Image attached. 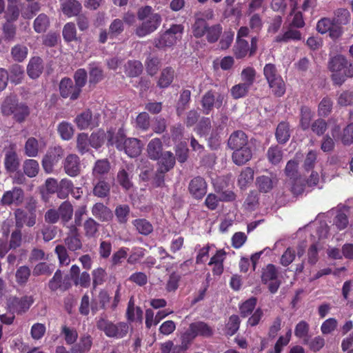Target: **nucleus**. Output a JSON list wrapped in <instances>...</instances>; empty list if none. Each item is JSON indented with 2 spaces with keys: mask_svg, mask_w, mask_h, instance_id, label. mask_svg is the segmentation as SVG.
I'll list each match as a JSON object with an SVG mask.
<instances>
[{
  "mask_svg": "<svg viewBox=\"0 0 353 353\" xmlns=\"http://www.w3.org/2000/svg\"><path fill=\"white\" fill-rule=\"evenodd\" d=\"M214 18L212 10L197 12L194 15V22L191 26L192 36L196 39L205 37L209 43H214L219 39L223 27L220 23L210 25L207 20Z\"/></svg>",
  "mask_w": 353,
  "mask_h": 353,
  "instance_id": "f257e3e1",
  "label": "nucleus"
},
{
  "mask_svg": "<svg viewBox=\"0 0 353 353\" xmlns=\"http://www.w3.org/2000/svg\"><path fill=\"white\" fill-rule=\"evenodd\" d=\"M71 281L74 285L82 288L88 287V273L84 271L80 275L79 267L77 265H72L70 270V275H65L60 270H57L52 278L48 282V288L52 291L60 290L65 292L72 287Z\"/></svg>",
  "mask_w": 353,
  "mask_h": 353,
  "instance_id": "f03ea898",
  "label": "nucleus"
},
{
  "mask_svg": "<svg viewBox=\"0 0 353 353\" xmlns=\"http://www.w3.org/2000/svg\"><path fill=\"white\" fill-rule=\"evenodd\" d=\"M137 17L142 23L136 28L134 32L140 38L155 32L162 21L161 14L153 12V9L150 6L140 8L137 12Z\"/></svg>",
  "mask_w": 353,
  "mask_h": 353,
  "instance_id": "7ed1b4c3",
  "label": "nucleus"
},
{
  "mask_svg": "<svg viewBox=\"0 0 353 353\" xmlns=\"http://www.w3.org/2000/svg\"><path fill=\"white\" fill-rule=\"evenodd\" d=\"M328 68L332 72L331 79L334 85L341 86L347 78L353 77V62H348L341 54H337L330 59Z\"/></svg>",
  "mask_w": 353,
  "mask_h": 353,
  "instance_id": "20e7f679",
  "label": "nucleus"
},
{
  "mask_svg": "<svg viewBox=\"0 0 353 353\" xmlns=\"http://www.w3.org/2000/svg\"><path fill=\"white\" fill-rule=\"evenodd\" d=\"M1 113L6 117L12 116L14 121L23 123L30 114V109L23 102H19L15 96L5 98L1 105Z\"/></svg>",
  "mask_w": 353,
  "mask_h": 353,
  "instance_id": "39448f33",
  "label": "nucleus"
},
{
  "mask_svg": "<svg viewBox=\"0 0 353 353\" xmlns=\"http://www.w3.org/2000/svg\"><path fill=\"white\" fill-rule=\"evenodd\" d=\"M263 75L275 97H281L284 95L286 90L285 84L274 64H265L263 68Z\"/></svg>",
  "mask_w": 353,
  "mask_h": 353,
  "instance_id": "423d86ee",
  "label": "nucleus"
},
{
  "mask_svg": "<svg viewBox=\"0 0 353 353\" xmlns=\"http://www.w3.org/2000/svg\"><path fill=\"white\" fill-rule=\"evenodd\" d=\"M183 31L184 26L182 24H172L168 30L154 38V45L159 50L172 47L181 39Z\"/></svg>",
  "mask_w": 353,
  "mask_h": 353,
  "instance_id": "0eeeda50",
  "label": "nucleus"
},
{
  "mask_svg": "<svg viewBox=\"0 0 353 353\" xmlns=\"http://www.w3.org/2000/svg\"><path fill=\"white\" fill-rule=\"evenodd\" d=\"M228 97L225 94L210 90L205 92L201 100L202 112L204 114H210L214 108L220 109L227 104Z\"/></svg>",
  "mask_w": 353,
  "mask_h": 353,
  "instance_id": "6e6552de",
  "label": "nucleus"
},
{
  "mask_svg": "<svg viewBox=\"0 0 353 353\" xmlns=\"http://www.w3.org/2000/svg\"><path fill=\"white\" fill-rule=\"evenodd\" d=\"M98 329L104 332L105 334L110 338L122 339L129 331V325L125 322L114 323L108 320L101 319L97 323Z\"/></svg>",
  "mask_w": 353,
  "mask_h": 353,
  "instance_id": "1a4fd4ad",
  "label": "nucleus"
},
{
  "mask_svg": "<svg viewBox=\"0 0 353 353\" xmlns=\"http://www.w3.org/2000/svg\"><path fill=\"white\" fill-rule=\"evenodd\" d=\"M258 41L259 39L256 37H252L250 44L245 39H236L233 46L234 56L236 59L254 56L258 49Z\"/></svg>",
  "mask_w": 353,
  "mask_h": 353,
  "instance_id": "9d476101",
  "label": "nucleus"
},
{
  "mask_svg": "<svg viewBox=\"0 0 353 353\" xmlns=\"http://www.w3.org/2000/svg\"><path fill=\"white\" fill-rule=\"evenodd\" d=\"M64 156V150L59 145L50 148L42 160L44 170L50 173L54 167Z\"/></svg>",
  "mask_w": 353,
  "mask_h": 353,
  "instance_id": "9b49d317",
  "label": "nucleus"
},
{
  "mask_svg": "<svg viewBox=\"0 0 353 353\" xmlns=\"http://www.w3.org/2000/svg\"><path fill=\"white\" fill-rule=\"evenodd\" d=\"M59 90L60 96L63 99L75 101L79 99L82 91L69 77H63L59 83Z\"/></svg>",
  "mask_w": 353,
  "mask_h": 353,
  "instance_id": "f8f14e48",
  "label": "nucleus"
},
{
  "mask_svg": "<svg viewBox=\"0 0 353 353\" xmlns=\"http://www.w3.org/2000/svg\"><path fill=\"white\" fill-rule=\"evenodd\" d=\"M25 199V192L23 190L17 186L13 187L11 190L6 191L1 200L0 203L3 206H20Z\"/></svg>",
  "mask_w": 353,
  "mask_h": 353,
  "instance_id": "ddd939ff",
  "label": "nucleus"
},
{
  "mask_svg": "<svg viewBox=\"0 0 353 353\" xmlns=\"http://www.w3.org/2000/svg\"><path fill=\"white\" fill-rule=\"evenodd\" d=\"M261 281L265 284L270 282L268 289L271 293L277 292L281 282L278 280V270L274 265L270 263L263 268Z\"/></svg>",
  "mask_w": 353,
  "mask_h": 353,
  "instance_id": "4468645a",
  "label": "nucleus"
},
{
  "mask_svg": "<svg viewBox=\"0 0 353 353\" xmlns=\"http://www.w3.org/2000/svg\"><path fill=\"white\" fill-rule=\"evenodd\" d=\"M207 183L201 176L193 178L189 183L188 190L196 199H201L207 192Z\"/></svg>",
  "mask_w": 353,
  "mask_h": 353,
  "instance_id": "2eb2a0df",
  "label": "nucleus"
},
{
  "mask_svg": "<svg viewBox=\"0 0 353 353\" xmlns=\"http://www.w3.org/2000/svg\"><path fill=\"white\" fill-rule=\"evenodd\" d=\"M4 168L7 172L14 173L17 172L20 167V160L15 151L14 145L10 146L5 153Z\"/></svg>",
  "mask_w": 353,
  "mask_h": 353,
  "instance_id": "dca6fc26",
  "label": "nucleus"
},
{
  "mask_svg": "<svg viewBox=\"0 0 353 353\" xmlns=\"http://www.w3.org/2000/svg\"><path fill=\"white\" fill-rule=\"evenodd\" d=\"M127 139L122 128H119L116 134L111 130L107 131L106 145L108 147L115 145L118 150L122 151Z\"/></svg>",
  "mask_w": 353,
  "mask_h": 353,
  "instance_id": "f3484780",
  "label": "nucleus"
},
{
  "mask_svg": "<svg viewBox=\"0 0 353 353\" xmlns=\"http://www.w3.org/2000/svg\"><path fill=\"white\" fill-rule=\"evenodd\" d=\"M228 146L235 150L248 146V137L243 130H235L230 136Z\"/></svg>",
  "mask_w": 353,
  "mask_h": 353,
  "instance_id": "a211bd4d",
  "label": "nucleus"
},
{
  "mask_svg": "<svg viewBox=\"0 0 353 353\" xmlns=\"http://www.w3.org/2000/svg\"><path fill=\"white\" fill-rule=\"evenodd\" d=\"M63 169L65 172L70 176H76L80 172V159L79 157L74 154H70L66 157L63 161Z\"/></svg>",
  "mask_w": 353,
  "mask_h": 353,
  "instance_id": "6ab92c4d",
  "label": "nucleus"
},
{
  "mask_svg": "<svg viewBox=\"0 0 353 353\" xmlns=\"http://www.w3.org/2000/svg\"><path fill=\"white\" fill-rule=\"evenodd\" d=\"M277 182L276 174H270V176H259L256 179V184L261 192L268 193L271 191L274 184Z\"/></svg>",
  "mask_w": 353,
  "mask_h": 353,
  "instance_id": "aec40b11",
  "label": "nucleus"
},
{
  "mask_svg": "<svg viewBox=\"0 0 353 353\" xmlns=\"http://www.w3.org/2000/svg\"><path fill=\"white\" fill-rule=\"evenodd\" d=\"M252 157V151L249 146L234 150L232 155L233 162L237 165L245 164Z\"/></svg>",
  "mask_w": 353,
  "mask_h": 353,
  "instance_id": "412c9836",
  "label": "nucleus"
},
{
  "mask_svg": "<svg viewBox=\"0 0 353 353\" xmlns=\"http://www.w3.org/2000/svg\"><path fill=\"white\" fill-rule=\"evenodd\" d=\"M43 70V60L39 57H34L30 59L27 66V73L32 79H37Z\"/></svg>",
  "mask_w": 353,
  "mask_h": 353,
  "instance_id": "4be33fe9",
  "label": "nucleus"
},
{
  "mask_svg": "<svg viewBox=\"0 0 353 353\" xmlns=\"http://www.w3.org/2000/svg\"><path fill=\"white\" fill-rule=\"evenodd\" d=\"M65 244L70 251H77L82 247L77 229L74 226H72L67 237L64 239Z\"/></svg>",
  "mask_w": 353,
  "mask_h": 353,
  "instance_id": "5701e85b",
  "label": "nucleus"
},
{
  "mask_svg": "<svg viewBox=\"0 0 353 353\" xmlns=\"http://www.w3.org/2000/svg\"><path fill=\"white\" fill-rule=\"evenodd\" d=\"M93 216L100 221H108L112 217V211L101 203H97L92 208Z\"/></svg>",
  "mask_w": 353,
  "mask_h": 353,
  "instance_id": "b1692460",
  "label": "nucleus"
},
{
  "mask_svg": "<svg viewBox=\"0 0 353 353\" xmlns=\"http://www.w3.org/2000/svg\"><path fill=\"white\" fill-rule=\"evenodd\" d=\"M123 150L130 157H137L141 152V141L136 138H128L125 141Z\"/></svg>",
  "mask_w": 353,
  "mask_h": 353,
  "instance_id": "393cba45",
  "label": "nucleus"
},
{
  "mask_svg": "<svg viewBox=\"0 0 353 353\" xmlns=\"http://www.w3.org/2000/svg\"><path fill=\"white\" fill-rule=\"evenodd\" d=\"M81 9V3L77 0H66L61 4L62 12L68 17L77 16Z\"/></svg>",
  "mask_w": 353,
  "mask_h": 353,
  "instance_id": "a878e982",
  "label": "nucleus"
},
{
  "mask_svg": "<svg viewBox=\"0 0 353 353\" xmlns=\"http://www.w3.org/2000/svg\"><path fill=\"white\" fill-rule=\"evenodd\" d=\"M275 137L277 142L280 144H285L288 141L290 137V124L286 121L280 122L275 132Z\"/></svg>",
  "mask_w": 353,
  "mask_h": 353,
  "instance_id": "bb28decb",
  "label": "nucleus"
},
{
  "mask_svg": "<svg viewBox=\"0 0 353 353\" xmlns=\"http://www.w3.org/2000/svg\"><path fill=\"white\" fill-rule=\"evenodd\" d=\"M143 70V64L138 60H128L124 65V72L129 77H139Z\"/></svg>",
  "mask_w": 353,
  "mask_h": 353,
  "instance_id": "cd10ccee",
  "label": "nucleus"
},
{
  "mask_svg": "<svg viewBox=\"0 0 353 353\" xmlns=\"http://www.w3.org/2000/svg\"><path fill=\"white\" fill-rule=\"evenodd\" d=\"M158 160V168L163 170L164 172H169L172 170L176 163V157L174 154L170 151H165L161 154Z\"/></svg>",
  "mask_w": 353,
  "mask_h": 353,
  "instance_id": "c85d7f7f",
  "label": "nucleus"
},
{
  "mask_svg": "<svg viewBox=\"0 0 353 353\" xmlns=\"http://www.w3.org/2000/svg\"><path fill=\"white\" fill-rule=\"evenodd\" d=\"M163 144L160 139L154 138L152 139L148 144L147 152L148 157L152 160H157L160 158V155L163 154Z\"/></svg>",
  "mask_w": 353,
  "mask_h": 353,
  "instance_id": "c756f323",
  "label": "nucleus"
},
{
  "mask_svg": "<svg viewBox=\"0 0 353 353\" xmlns=\"http://www.w3.org/2000/svg\"><path fill=\"white\" fill-rule=\"evenodd\" d=\"M190 331L195 336H201L203 337H210L213 334V330L207 323L201 321L192 323L190 325Z\"/></svg>",
  "mask_w": 353,
  "mask_h": 353,
  "instance_id": "7c9ffc66",
  "label": "nucleus"
},
{
  "mask_svg": "<svg viewBox=\"0 0 353 353\" xmlns=\"http://www.w3.org/2000/svg\"><path fill=\"white\" fill-rule=\"evenodd\" d=\"M174 70L172 67L165 68L160 75L157 85L161 88H168L173 81Z\"/></svg>",
  "mask_w": 353,
  "mask_h": 353,
  "instance_id": "2f4dec72",
  "label": "nucleus"
},
{
  "mask_svg": "<svg viewBox=\"0 0 353 353\" xmlns=\"http://www.w3.org/2000/svg\"><path fill=\"white\" fill-rule=\"evenodd\" d=\"M132 223L140 234L148 236L153 232L152 223L145 219H134Z\"/></svg>",
  "mask_w": 353,
  "mask_h": 353,
  "instance_id": "473e14b6",
  "label": "nucleus"
},
{
  "mask_svg": "<svg viewBox=\"0 0 353 353\" xmlns=\"http://www.w3.org/2000/svg\"><path fill=\"white\" fill-rule=\"evenodd\" d=\"M50 24L48 16L44 13H41L34 20L33 29L37 33H43L48 29Z\"/></svg>",
  "mask_w": 353,
  "mask_h": 353,
  "instance_id": "72a5a7b5",
  "label": "nucleus"
},
{
  "mask_svg": "<svg viewBox=\"0 0 353 353\" xmlns=\"http://www.w3.org/2000/svg\"><path fill=\"white\" fill-rule=\"evenodd\" d=\"M57 132L62 140L69 141L73 137L74 129L70 123L63 121L59 123Z\"/></svg>",
  "mask_w": 353,
  "mask_h": 353,
  "instance_id": "f704fd0d",
  "label": "nucleus"
},
{
  "mask_svg": "<svg viewBox=\"0 0 353 353\" xmlns=\"http://www.w3.org/2000/svg\"><path fill=\"white\" fill-rule=\"evenodd\" d=\"M34 299L32 296H23L21 298L13 297L10 299V306L15 309H29L33 304Z\"/></svg>",
  "mask_w": 353,
  "mask_h": 353,
  "instance_id": "c9c22d12",
  "label": "nucleus"
},
{
  "mask_svg": "<svg viewBox=\"0 0 353 353\" xmlns=\"http://www.w3.org/2000/svg\"><path fill=\"white\" fill-rule=\"evenodd\" d=\"M254 170L250 167L244 168L238 177V185L240 188H246L254 179Z\"/></svg>",
  "mask_w": 353,
  "mask_h": 353,
  "instance_id": "e433bc0d",
  "label": "nucleus"
},
{
  "mask_svg": "<svg viewBox=\"0 0 353 353\" xmlns=\"http://www.w3.org/2000/svg\"><path fill=\"white\" fill-rule=\"evenodd\" d=\"M110 170V163L107 159L97 160L92 169L95 177H101L108 174Z\"/></svg>",
  "mask_w": 353,
  "mask_h": 353,
  "instance_id": "4c0bfd02",
  "label": "nucleus"
},
{
  "mask_svg": "<svg viewBox=\"0 0 353 353\" xmlns=\"http://www.w3.org/2000/svg\"><path fill=\"white\" fill-rule=\"evenodd\" d=\"M311 109L305 105L301 106L300 109V126L303 130H307L310 128L312 118Z\"/></svg>",
  "mask_w": 353,
  "mask_h": 353,
  "instance_id": "58836bf2",
  "label": "nucleus"
},
{
  "mask_svg": "<svg viewBox=\"0 0 353 353\" xmlns=\"http://www.w3.org/2000/svg\"><path fill=\"white\" fill-rule=\"evenodd\" d=\"M59 216L63 223L68 222L73 214V207L70 202L63 201L58 208Z\"/></svg>",
  "mask_w": 353,
  "mask_h": 353,
  "instance_id": "ea45409f",
  "label": "nucleus"
},
{
  "mask_svg": "<svg viewBox=\"0 0 353 353\" xmlns=\"http://www.w3.org/2000/svg\"><path fill=\"white\" fill-rule=\"evenodd\" d=\"M105 141H107V132L103 130L94 132L90 136V145L94 148L101 147Z\"/></svg>",
  "mask_w": 353,
  "mask_h": 353,
  "instance_id": "a19ab883",
  "label": "nucleus"
},
{
  "mask_svg": "<svg viewBox=\"0 0 353 353\" xmlns=\"http://www.w3.org/2000/svg\"><path fill=\"white\" fill-rule=\"evenodd\" d=\"M266 156L270 163L276 165L282 160L283 151L279 146L272 145L268 148Z\"/></svg>",
  "mask_w": 353,
  "mask_h": 353,
  "instance_id": "79ce46f5",
  "label": "nucleus"
},
{
  "mask_svg": "<svg viewBox=\"0 0 353 353\" xmlns=\"http://www.w3.org/2000/svg\"><path fill=\"white\" fill-rule=\"evenodd\" d=\"M332 19L334 23L341 26L347 25L350 21V13L346 8H339L334 11Z\"/></svg>",
  "mask_w": 353,
  "mask_h": 353,
  "instance_id": "37998d69",
  "label": "nucleus"
},
{
  "mask_svg": "<svg viewBox=\"0 0 353 353\" xmlns=\"http://www.w3.org/2000/svg\"><path fill=\"white\" fill-rule=\"evenodd\" d=\"M301 39V33L299 30L294 29H289L283 34H279L276 37L275 41L276 42L287 43L290 40L299 41Z\"/></svg>",
  "mask_w": 353,
  "mask_h": 353,
  "instance_id": "c03bdc74",
  "label": "nucleus"
},
{
  "mask_svg": "<svg viewBox=\"0 0 353 353\" xmlns=\"http://www.w3.org/2000/svg\"><path fill=\"white\" fill-rule=\"evenodd\" d=\"M24 70L21 65L14 64L9 68L8 79L15 84L20 83L23 77Z\"/></svg>",
  "mask_w": 353,
  "mask_h": 353,
  "instance_id": "a18cd8bd",
  "label": "nucleus"
},
{
  "mask_svg": "<svg viewBox=\"0 0 353 353\" xmlns=\"http://www.w3.org/2000/svg\"><path fill=\"white\" fill-rule=\"evenodd\" d=\"M73 188V183L70 180L62 179L58 185L57 196L61 199L67 198L69 194L72 193Z\"/></svg>",
  "mask_w": 353,
  "mask_h": 353,
  "instance_id": "49530a36",
  "label": "nucleus"
},
{
  "mask_svg": "<svg viewBox=\"0 0 353 353\" xmlns=\"http://www.w3.org/2000/svg\"><path fill=\"white\" fill-rule=\"evenodd\" d=\"M28 52V48L21 44H17L11 49V56L12 59L17 62H22L25 60L27 57Z\"/></svg>",
  "mask_w": 353,
  "mask_h": 353,
  "instance_id": "de8ad7c7",
  "label": "nucleus"
},
{
  "mask_svg": "<svg viewBox=\"0 0 353 353\" xmlns=\"http://www.w3.org/2000/svg\"><path fill=\"white\" fill-rule=\"evenodd\" d=\"M21 12V6L8 5L3 17L6 21L15 22Z\"/></svg>",
  "mask_w": 353,
  "mask_h": 353,
  "instance_id": "09e8293b",
  "label": "nucleus"
},
{
  "mask_svg": "<svg viewBox=\"0 0 353 353\" xmlns=\"http://www.w3.org/2000/svg\"><path fill=\"white\" fill-rule=\"evenodd\" d=\"M146 250L141 247H133L131 250L127 262L130 265L139 263L145 255Z\"/></svg>",
  "mask_w": 353,
  "mask_h": 353,
  "instance_id": "8fccbe9b",
  "label": "nucleus"
},
{
  "mask_svg": "<svg viewBox=\"0 0 353 353\" xmlns=\"http://www.w3.org/2000/svg\"><path fill=\"white\" fill-rule=\"evenodd\" d=\"M130 209L128 205H119L116 207L114 213L118 223L125 224L127 223Z\"/></svg>",
  "mask_w": 353,
  "mask_h": 353,
  "instance_id": "3c124183",
  "label": "nucleus"
},
{
  "mask_svg": "<svg viewBox=\"0 0 353 353\" xmlns=\"http://www.w3.org/2000/svg\"><path fill=\"white\" fill-rule=\"evenodd\" d=\"M250 88L243 83L234 85L230 90L231 96L234 99L243 98L247 96Z\"/></svg>",
  "mask_w": 353,
  "mask_h": 353,
  "instance_id": "603ef678",
  "label": "nucleus"
},
{
  "mask_svg": "<svg viewBox=\"0 0 353 353\" xmlns=\"http://www.w3.org/2000/svg\"><path fill=\"white\" fill-rule=\"evenodd\" d=\"M191 92L189 90H183L180 94V97L177 103L176 113L181 116L186 106L190 101Z\"/></svg>",
  "mask_w": 353,
  "mask_h": 353,
  "instance_id": "864d4df0",
  "label": "nucleus"
},
{
  "mask_svg": "<svg viewBox=\"0 0 353 353\" xmlns=\"http://www.w3.org/2000/svg\"><path fill=\"white\" fill-rule=\"evenodd\" d=\"M30 273L31 270L29 267L26 265L20 266L15 273L17 283L20 285H25L29 279Z\"/></svg>",
  "mask_w": 353,
  "mask_h": 353,
  "instance_id": "5fc2aeb1",
  "label": "nucleus"
},
{
  "mask_svg": "<svg viewBox=\"0 0 353 353\" xmlns=\"http://www.w3.org/2000/svg\"><path fill=\"white\" fill-rule=\"evenodd\" d=\"M333 101L327 97L322 99L319 104L318 114L321 117H327L332 111Z\"/></svg>",
  "mask_w": 353,
  "mask_h": 353,
  "instance_id": "6e6d98bb",
  "label": "nucleus"
},
{
  "mask_svg": "<svg viewBox=\"0 0 353 353\" xmlns=\"http://www.w3.org/2000/svg\"><path fill=\"white\" fill-rule=\"evenodd\" d=\"M26 209L29 212L28 227H32L36 223V209H37V201L34 199L31 198L26 204Z\"/></svg>",
  "mask_w": 353,
  "mask_h": 353,
  "instance_id": "4d7b16f0",
  "label": "nucleus"
},
{
  "mask_svg": "<svg viewBox=\"0 0 353 353\" xmlns=\"http://www.w3.org/2000/svg\"><path fill=\"white\" fill-rule=\"evenodd\" d=\"M196 338L194 333L190 331V327L181 335V344L174 347V350L179 349L180 351H185L192 341Z\"/></svg>",
  "mask_w": 353,
  "mask_h": 353,
  "instance_id": "13d9d810",
  "label": "nucleus"
},
{
  "mask_svg": "<svg viewBox=\"0 0 353 353\" xmlns=\"http://www.w3.org/2000/svg\"><path fill=\"white\" fill-rule=\"evenodd\" d=\"M39 170V163L36 160L27 159L23 163V172L29 177L35 176Z\"/></svg>",
  "mask_w": 353,
  "mask_h": 353,
  "instance_id": "bf43d9fd",
  "label": "nucleus"
},
{
  "mask_svg": "<svg viewBox=\"0 0 353 353\" xmlns=\"http://www.w3.org/2000/svg\"><path fill=\"white\" fill-rule=\"evenodd\" d=\"M124 30V23L120 19H114L110 26L108 34L110 38L113 39L121 34Z\"/></svg>",
  "mask_w": 353,
  "mask_h": 353,
  "instance_id": "052dcab7",
  "label": "nucleus"
},
{
  "mask_svg": "<svg viewBox=\"0 0 353 353\" xmlns=\"http://www.w3.org/2000/svg\"><path fill=\"white\" fill-rule=\"evenodd\" d=\"M181 275L176 272H172L167 281L165 285V290L168 292H174L179 288V284L181 281Z\"/></svg>",
  "mask_w": 353,
  "mask_h": 353,
  "instance_id": "680f3d73",
  "label": "nucleus"
},
{
  "mask_svg": "<svg viewBox=\"0 0 353 353\" xmlns=\"http://www.w3.org/2000/svg\"><path fill=\"white\" fill-rule=\"evenodd\" d=\"M14 214L17 228L21 229L24 225L28 226L29 214L25 210L17 208L14 212Z\"/></svg>",
  "mask_w": 353,
  "mask_h": 353,
  "instance_id": "e2e57ef3",
  "label": "nucleus"
},
{
  "mask_svg": "<svg viewBox=\"0 0 353 353\" xmlns=\"http://www.w3.org/2000/svg\"><path fill=\"white\" fill-rule=\"evenodd\" d=\"M241 77L242 83L251 87L255 81L256 70L252 67H247L241 71Z\"/></svg>",
  "mask_w": 353,
  "mask_h": 353,
  "instance_id": "0e129e2a",
  "label": "nucleus"
},
{
  "mask_svg": "<svg viewBox=\"0 0 353 353\" xmlns=\"http://www.w3.org/2000/svg\"><path fill=\"white\" fill-rule=\"evenodd\" d=\"M23 11L21 12V16L24 19H30L34 17L38 12L41 10V5L38 2H30Z\"/></svg>",
  "mask_w": 353,
  "mask_h": 353,
  "instance_id": "69168bd1",
  "label": "nucleus"
},
{
  "mask_svg": "<svg viewBox=\"0 0 353 353\" xmlns=\"http://www.w3.org/2000/svg\"><path fill=\"white\" fill-rule=\"evenodd\" d=\"M259 205V194L256 190L250 191L245 201L244 206L248 210H254Z\"/></svg>",
  "mask_w": 353,
  "mask_h": 353,
  "instance_id": "338daca9",
  "label": "nucleus"
},
{
  "mask_svg": "<svg viewBox=\"0 0 353 353\" xmlns=\"http://www.w3.org/2000/svg\"><path fill=\"white\" fill-rule=\"evenodd\" d=\"M337 103L340 106L346 107L353 105V90H344L339 96Z\"/></svg>",
  "mask_w": 353,
  "mask_h": 353,
  "instance_id": "774afa93",
  "label": "nucleus"
}]
</instances>
